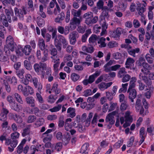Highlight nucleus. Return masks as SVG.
<instances>
[{"instance_id":"37998d69","label":"nucleus","mask_w":154,"mask_h":154,"mask_svg":"<svg viewBox=\"0 0 154 154\" xmlns=\"http://www.w3.org/2000/svg\"><path fill=\"white\" fill-rule=\"evenodd\" d=\"M14 120L18 123H20L22 122V118L19 115L15 114L13 117Z\"/></svg>"},{"instance_id":"6e6552de","label":"nucleus","mask_w":154,"mask_h":154,"mask_svg":"<svg viewBox=\"0 0 154 154\" xmlns=\"http://www.w3.org/2000/svg\"><path fill=\"white\" fill-rule=\"evenodd\" d=\"M128 93V98L132 102H134V99L135 98L137 95L136 90L133 88H128L127 91Z\"/></svg>"},{"instance_id":"c85d7f7f","label":"nucleus","mask_w":154,"mask_h":154,"mask_svg":"<svg viewBox=\"0 0 154 154\" xmlns=\"http://www.w3.org/2000/svg\"><path fill=\"white\" fill-rule=\"evenodd\" d=\"M99 116L97 114L95 113L93 119L91 121V124L93 127L96 126L98 119H99Z\"/></svg>"},{"instance_id":"c03bdc74","label":"nucleus","mask_w":154,"mask_h":154,"mask_svg":"<svg viewBox=\"0 0 154 154\" xmlns=\"http://www.w3.org/2000/svg\"><path fill=\"white\" fill-rule=\"evenodd\" d=\"M61 105L58 104L57 106L50 109L49 110L51 112H56L59 111L61 109Z\"/></svg>"},{"instance_id":"de8ad7c7","label":"nucleus","mask_w":154,"mask_h":154,"mask_svg":"<svg viewBox=\"0 0 154 154\" xmlns=\"http://www.w3.org/2000/svg\"><path fill=\"white\" fill-rule=\"evenodd\" d=\"M128 84L126 83L125 84H122V87L119 90V93L121 92H125L127 90V87L128 86Z\"/></svg>"},{"instance_id":"473e14b6","label":"nucleus","mask_w":154,"mask_h":154,"mask_svg":"<svg viewBox=\"0 0 154 154\" xmlns=\"http://www.w3.org/2000/svg\"><path fill=\"white\" fill-rule=\"evenodd\" d=\"M26 103L31 105V106L34 107L35 106V100L32 97H27L26 99Z\"/></svg>"},{"instance_id":"6e6d98bb","label":"nucleus","mask_w":154,"mask_h":154,"mask_svg":"<svg viewBox=\"0 0 154 154\" xmlns=\"http://www.w3.org/2000/svg\"><path fill=\"white\" fill-rule=\"evenodd\" d=\"M56 99L57 98L55 97L54 96L51 94L49 96L48 101V102L52 103L55 101Z\"/></svg>"},{"instance_id":"49530a36","label":"nucleus","mask_w":154,"mask_h":154,"mask_svg":"<svg viewBox=\"0 0 154 154\" xmlns=\"http://www.w3.org/2000/svg\"><path fill=\"white\" fill-rule=\"evenodd\" d=\"M82 96L87 97L92 94V91L91 89H88L84 91L82 93Z\"/></svg>"},{"instance_id":"20e7f679","label":"nucleus","mask_w":154,"mask_h":154,"mask_svg":"<svg viewBox=\"0 0 154 154\" xmlns=\"http://www.w3.org/2000/svg\"><path fill=\"white\" fill-rule=\"evenodd\" d=\"M33 67L35 72L38 74L39 75L41 73L42 77L43 78L45 72L43 71L46 69L47 64L45 63L40 62L39 64H35Z\"/></svg>"},{"instance_id":"f704fd0d","label":"nucleus","mask_w":154,"mask_h":154,"mask_svg":"<svg viewBox=\"0 0 154 154\" xmlns=\"http://www.w3.org/2000/svg\"><path fill=\"white\" fill-rule=\"evenodd\" d=\"M127 72L125 71V68L124 67L122 68L119 70L118 74V76L119 78H121L124 76Z\"/></svg>"},{"instance_id":"4d7b16f0","label":"nucleus","mask_w":154,"mask_h":154,"mask_svg":"<svg viewBox=\"0 0 154 154\" xmlns=\"http://www.w3.org/2000/svg\"><path fill=\"white\" fill-rule=\"evenodd\" d=\"M20 135L19 133L17 132H14L12 133L11 134V137L12 139H16L19 138Z\"/></svg>"},{"instance_id":"1a4fd4ad","label":"nucleus","mask_w":154,"mask_h":154,"mask_svg":"<svg viewBox=\"0 0 154 154\" xmlns=\"http://www.w3.org/2000/svg\"><path fill=\"white\" fill-rule=\"evenodd\" d=\"M116 114V112H113L109 113L106 116V121L111 125L113 124L115 121L114 119V116Z\"/></svg>"},{"instance_id":"f8f14e48","label":"nucleus","mask_w":154,"mask_h":154,"mask_svg":"<svg viewBox=\"0 0 154 154\" xmlns=\"http://www.w3.org/2000/svg\"><path fill=\"white\" fill-rule=\"evenodd\" d=\"M32 78L31 74L26 73L24 77L21 80V82L22 83L26 85L29 84V82L31 81Z\"/></svg>"},{"instance_id":"a19ab883","label":"nucleus","mask_w":154,"mask_h":154,"mask_svg":"<svg viewBox=\"0 0 154 154\" xmlns=\"http://www.w3.org/2000/svg\"><path fill=\"white\" fill-rule=\"evenodd\" d=\"M25 73L24 70L23 69H21L19 71H17L16 72V74L17 75L19 78L22 79L24 78L23 74Z\"/></svg>"},{"instance_id":"a211bd4d","label":"nucleus","mask_w":154,"mask_h":154,"mask_svg":"<svg viewBox=\"0 0 154 154\" xmlns=\"http://www.w3.org/2000/svg\"><path fill=\"white\" fill-rule=\"evenodd\" d=\"M116 63V61L114 60H109L103 66L104 71L106 72H109V68L110 67V66H111L113 64H115Z\"/></svg>"},{"instance_id":"ea45409f","label":"nucleus","mask_w":154,"mask_h":154,"mask_svg":"<svg viewBox=\"0 0 154 154\" xmlns=\"http://www.w3.org/2000/svg\"><path fill=\"white\" fill-rule=\"evenodd\" d=\"M39 45L40 49L44 50V51H48L45 48L44 41L43 39H40L39 41Z\"/></svg>"},{"instance_id":"2eb2a0df","label":"nucleus","mask_w":154,"mask_h":154,"mask_svg":"<svg viewBox=\"0 0 154 154\" xmlns=\"http://www.w3.org/2000/svg\"><path fill=\"white\" fill-rule=\"evenodd\" d=\"M32 80L35 87L37 88L39 91L41 90L42 88V85L40 83L38 82V79L34 77Z\"/></svg>"},{"instance_id":"2f4dec72","label":"nucleus","mask_w":154,"mask_h":154,"mask_svg":"<svg viewBox=\"0 0 154 154\" xmlns=\"http://www.w3.org/2000/svg\"><path fill=\"white\" fill-rule=\"evenodd\" d=\"M137 80V78L135 77H132L131 78L129 83V86L128 88H133L136 86L135 83Z\"/></svg>"},{"instance_id":"6ab92c4d","label":"nucleus","mask_w":154,"mask_h":154,"mask_svg":"<svg viewBox=\"0 0 154 154\" xmlns=\"http://www.w3.org/2000/svg\"><path fill=\"white\" fill-rule=\"evenodd\" d=\"M75 109L72 107H69L67 109V116L71 118H73L76 115Z\"/></svg>"},{"instance_id":"f3484780","label":"nucleus","mask_w":154,"mask_h":154,"mask_svg":"<svg viewBox=\"0 0 154 154\" xmlns=\"http://www.w3.org/2000/svg\"><path fill=\"white\" fill-rule=\"evenodd\" d=\"M137 5L136 9L139 14L140 15H144L143 14L146 11V8L143 7H141V4L139 2L137 3Z\"/></svg>"},{"instance_id":"e433bc0d","label":"nucleus","mask_w":154,"mask_h":154,"mask_svg":"<svg viewBox=\"0 0 154 154\" xmlns=\"http://www.w3.org/2000/svg\"><path fill=\"white\" fill-rule=\"evenodd\" d=\"M44 122V120L42 118H39L34 124L35 127H38L43 125Z\"/></svg>"},{"instance_id":"9d476101","label":"nucleus","mask_w":154,"mask_h":154,"mask_svg":"<svg viewBox=\"0 0 154 154\" xmlns=\"http://www.w3.org/2000/svg\"><path fill=\"white\" fill-rule=\"evenodd\" d=\"M112 84V82L107 83L102 82L98 85V87L101 91H103L109 87Z\"/></svg>"},{"instance_id":"79ce46f5","label":"nucleus","mask_w":154,"mask_h":154,"mask_svg":"<svg viewBox=\"0 0 154 154\" xmlns=\"http://www.w3.org/2000/svg\"><path fill=\"white\" fill-rule=\"evenodd\" d=\"M7 81L9 83H11L13 85H15L17 84V79L15 77H13L11 79L9 77H7L6 78Z\"/></svg>"},{"instance_id":"dca6fc26","label":"nucleus","mask_w":154,"mask_h":154,"mask_svg":"<svg viewBox=\"0 0 154 154\" xmlns=\"http://www.w3.org/2000/svg\"><path fill=\"white\" fill-rule=\"evenodd\" d=\"M5 53L6 55H5L3 54L0 55V64L2 65L8 62V56L10 54V52L9 54H8L6 53Z\"/></svg>"},{"instance_id":"052dcab7","label":"nucleus","mask_w":154,"mask_h":154,"mask_svg":"<svg viewBox=\"0 0 154 154\" xmlns=\"http://www.w3.org/2000/svg\"><path fill=\"white\" fill-rule=\"evenodd\" d=\"M128 106V105L126 102L122 103L120 106V109L122 111L126 110Z\"/></svg>"},{"instance_id":"393cba45","label":"nucleus","mask_w":154,"mask_h":154,"mask_svg":"<svg viewBox=\"0 0 154 154\" xmlns=\"http://www.w3.org/2000/svg\"><path fill=\"white\" fill-rule=\"evenodd\" d=\"M78 18L76 17H73L71 20L72 21V23L75 24L76 26H79L80 25L81 21H82V18L81 17H79Z\"/></svg>"},{"instance_id":"8fccbe9b","label":"nucleus","mask_w":154,"mask_h":154,"mask_svg":"<svg viewBox=\"0 0 154 154\" xmlns=\"http://www.w3.org/2000/svg\"><path fill=\"white\" fill-rule=\"evenodd\" d=\"M2 2L4 5L10 4L13 6L15 5V0H2Z\"/></svg>"},{"instance_id":"bb28decb","label":"nucleus","mask_w":154,"mask_h":154,"mask_svg":"<svg viewBox=\"0 0 154 154\" xmlns=\"http://www.w3.org/2000/svg\"><path fill=\"white\" fill-rule=\"evenodd\" d=\"M98 38L95 35H92L89 39V43L94 45L96 44V41Z\"/></svg>"},{"instance_id":"58836bf2","label":"nucleus","mask_w":154,"mask_h":154,"mask_svg":"<svg viewBox=\"0 0 154 154\" xmlns=\"http://www.w3.org/2000/svg\"><path fill=\"white\" fill-rule=\"evenodd\" d=\"M62 147V144L61 142H58L56 145L52 147L53 149H55L57 151H60Z\"/></svg>"},{"instance_id":"5701e85b","label":"nucleus","mask_w":154,"mask_h":154,"mask_svg":"<svg viewBox=\"0 0 154 154\" xmlns=\"http://www.w3.org/2000/svg\"><path fill=\"white\" fill-rule=\"evenodd\" d=\"M51 91L52 92H54L55 94H58L60 93V90L58 88V85L57 83L54 84L51 88Z\"/></svg>"},{"instance_id":"b1692460","label":"nucleus","mask_w":154,"mask_h":154,"mask_svg":"<svg viewBox=\"0 0 154 154\" xmlns=\"http://www.w3.org/2000/svg\"><path fill=\"white\" fill-rule=\"evenodd\" d=\"M142 66L143 67V69H141V72L144 74L148 73L149 70V65L146 62L142 65Z\"/></svg>"},{"instance_id":"f257e3e1","label":"nucleus","mask_w":154,"mask_h":154,"mask_svg":"<svg viewBox=\"0 0 154 154\" xmlns=\"http://www.w3.org/2000/svg\"><path fill=\"white\" fill-rule=\"evenodd\" d=\"M131 111L130 110L126 111L125 113L124 117L120 118V121L122 124H124L123 126L126 128L129 126L133 121V116L131 115Z\"/></svg>"},{"instance_id":"423d86ee","label":"nucleus","mask_w":154,"mask_h":154,"mask_svg":"<svg viewBox=\"0 0 154 154\" xmlns=\"http://www.w3.org/2000/svg\"><path fill=\"white\" fill-rule=\"evenodd\" d=\"M14 11L15 15L19 17L20 20L23 19V15L26 14V9L23 8L22 9H18L17 8H15Z\"/></svg>"},{"instance_id":"72a5a7b5","label":"nucleus","mask_w":154,"mask_h":154,"mask_svg":"<svg viewBox=\"0 0 154 154\" xmlns=\"http://www.w3.org/2000/svg\"><path fill=\"white\" fill-rule=\"evenodd\" d=\"M25 91H26L27 94L26 95H24L25 96H28L29 94H32L34 93V91L32 88L31 86L27 85L25 87Z\"/></svg>"},{"instance_id":"603ef678","label":"nucleus","mask_w":154,"mask_h":154,"mask_svg":"<svg viewBox=\"0 0 154 154\" xmlns=\"http://www.w3.org/2000/svg\"><path fill=\"white\" fill-rule=\"evenodd\" d=\"M135 106L136 110L137 112H139L140 113L141 115L143 114L144 112V109L142 105H140V106Z\"/></svg>"},{"instance_id":"aec40b11","label":"nucleus","mask_w":154,"mask_h":154,"mask_svg":"<svg viewBox=\"0 0 154 154\" xmlns=\"http://www.w3.org/2000/svg\"><path fill=\"white\" fill-rule=\"evenodd\" d=\"M135 60L133 58L131 57H128L126 60L125 65L126 67L127 68H130L131 66L134 65Z\"/></svg>"},{"instance_id":"09e8293b","label":"nucleus","mask_w":154,"mask_h":154,"mask_svg":"<svg viewBox=\"0 0 154 154\" xmlns=\"http://www.w3.org/2000/svg\"><path fill=\"white\" fill-rule=\"evenodd\" d=\"M14 97L17 102L21 104L23 103V101L21 96L18 93H15L14 94Z\"/></svg>"},{"instance_id":"0e129e2a","label":"nucleus","mask_w":154,"mask_h":154,"mask_svg":"<svg viewBox=\"0 0 154 154\" xmlns=\"http://www.w3.org/2000/svg\"><path fill=\"white\" fill-rule=\"evenodd\" d=\"M121 66L120 65L117 64L112 66H110L109 68V72L111 71H116L118 69L120 68Z\"/></svg>"},{"instance_id":"338daca9","label":"nucleus","mask_w":154,"mask_h":154,"mask_svg":"<svg viewBox=\"0 0 154 154\" xmlns=\"http://www.w3.org/2000/svg\"><path fill=\"white\" fill-rule=\"evenodd\" d=\"M60 9L58 4L56 5V8L54 9L53 13L55 15H57L60 12Z\"/></svg>"},{"instance_id":"cd10ccee","label":"nucleus","mask_w":154,"mask_h":154,"mask_svg":"<svg viewBox=\"0 0 154 154\" xmlns=\"http://www.w3.org/2000/svg\"><path fill=\"white\" fill-rule=\"evenodd\" d=\"M71 14L74 17H81L80 16L81 14V11L80 9L78 10L73 9L71 11Z\"/></svg>"},{"instance_id":"7c9ffc66","label":"nucleus","mask_w":154,"mask_h":154,"mask_svg":"<svg viewBox=\"0 0 154 154\" xmlns=\"http://www.w3.org/2000/svg\"><path fill=\"white\" fill-rule=\"evenodd\" d=\"M89 144L87 143H85L82 147L80 151V152L81 153H88V148Z\"/></svg>"},{"instance_id":"f03ea898","label":"nucleus","mask_w":154,"mask_h":154,"mask_svg":"<svg viewBox=\"0 0 154 154\" xmlns=\"http://www.w3.org/2000/svg\"><path fill=\"white\" fill-rule=\"evenodd\" d=\"M7 44L5 46V52L8 54H9L10 50L14 51L15 48V44L14 42L13 37L10 35L8 36L6 38Z\"/></svg>"},{"instance_id":"a18cd8bd","label":"nucleus","mask_w":154,"mask_h":154,"mask_svg":"<svg viewBox=\"0 0 154 154\" xmlns=\"http://www.w3.org/2000/svg\"><path fill=\"white\" fill-rule=\"evenodd\" d=\"M71 78L73 81L75 82L79 79L80 76L77 74L73 73L71 74Z\"/></svg>"},{"instance_id":"a878e982","label":"nucleus","mask_w":154,"mask_h":154,"mask_svg":"<svg viewBox=\"0 0 154 154\" xmlns=\"http://www.w3.org/2000/svg\"><path fill=\"white\" fill-rule=\"evenodd\" d=\"M127 7V4L125 3H124L123 0L119 2L118 4V8L119 10L122 11H125Z\"/></svg>"},{"instance_id":"13d9d810","label":"nucleus","mask_w":154,"mask_h":154,"mask_svg":"<svg viewBox=\"0 0 154 154\" xmlns=\"http://www.w3.org/2000/svg\"><path fill=\"white\" fill-rule=\"evenodd\" d=\"M146 62L144 59L142 57H141L139 58V60L137 61V65L142 66V65Z\"/></svg>"},{"instance_id":"ddd939ff","label":"nucleus","mask_w":154,"mask_h":154,"mask_svg":"<svg viewBox=\"0 0 154 154\" xmlns=\"http://www.w3.org/2000/svg\"><path fill=\"white\" fill-rule=\"evenodd\" d=\"M5 12L7 17L8 21L11 23V17H12L14 15V12L12 9H5Z\"/></svg>"},{"instance_id":"c9c22d12","label":"nucleus","mask_w":154,"mask_h":154,"mask_svg":"<svg viewBox=\"0 0 154 154\" xmlns=\"http://www.w3.org/2000/svg\"><path fill=\"white\" fill-rule=\"evenodd\" d=\"M31 51L30 46L29 45H26L23 49V53L26 55H29Z\"/></svg>"},{"instance_id":"5fc2aeb1","label":"nucleus","mask_w":154,"mask_h":154,"mask_svg":"<svg viewBox=\"0 0 154 154\" xmlns=\"http://www.w3.org/2000/svg\"><path fill=\"white\" fill-rule=\"evenodd\" d=\"M36 119L35 116L33 115L29 116L27 119V122L28 123H32L34 122Z\"/></svg>"},{"instance_id":"7ed1b4c3","label":"nucleus","mask_w":154,"mask_h":154,"mask_svg":"<svg viewBox=\"0 0 154 154\" xmlns=\"http://www.w3.org/2000/svg\"><path fill=\"white\" fill-rule=\"evenodd\" d=\"M60 42L63 44V47L64 48H66V45L68 44V41L63 36L61 35H58V37L55 39V45L58 50L61 49Z\"/></svg>"},{"instance_id":"774afa93","label":"nucleus","mask_w":154,"mask_h":154,"mask_svg":"<svg viewBox=\"0 0 154 154\" xmlns=\"http://www.w3.org/2000/svg\"><path fill=\"white\" fill-rule=\"evenodd\" d=\"M61 8L62 9L66 8V6L64 0H57Z\"/></svg>"},{"instance_id":"69168bd1","label":"nucleus","mask_w":154,"mask_h":154,"mask_svg":"<svg viewBox=\"0 0 154 154\" xmlns=\"http://www.w3.org/2000/svg\"><path fill=\"white\" fill-rule=\"evenodd\" d=\"M72 59V56L69 54L65 55L63 57V61L64 62H66L68 61L71 60Z\"/></svg>"},{"instance_id":"e2e57ef3","label":"nucleus","mask_w":154,"mask_h":154,"mask_svg":"<svg viewBox=\"0 0 154 154\" xmlns=\"http://www.w3.org/2000/svg\"><path fill=\"white\" fill-rule=\"evenodd\" d=\"M6 100L9 103V105L15 102L13 98L11 95H8L7 97Z\"/></svg>"},{"instance_id":"4468645a","label":"nucleus","mask_w":154,"mask_h":154,"mask_svg":"<svg viewBox=\"0 0 154 154\" xmlns=\"http://www.w3.org/2000/svg\"><path fill=\"white\" fill-rule=\"evenodd\" d=\"M9 106L12 109L17 112L21 110L22 109V106L20 105H18L17 103L15 102V101Z\"/></svg>"},{"instance_id":"864d4df0","label":"nucleus","mask_w":154,"mask_h":154,"mask_svg":"<svg viewBox=\"0 0 154 154\" xmlns=\"http://www.w3.org/2000/svg\"><path fill=\"white\" fill-rule=\"evenodd\" d=\"M77 121L75 122L74 123L73 126L75 128L78 127V130L79 132H81L83 131V128L82 125H79L78 124Z\"/></svg>"},{"instance_id":"412c9836","label":"nucleus","mask_w":154,"mask_h":154,"mask_svg":"<svg viewBox=\"0 0 154 154\" xmlns=\"http://www.w3.org/2000/svg\"><path fill=\"white\" fill-rule=\"evenodd\" d=\"M82 49L83 51L90 53H93L94 51V48L93 46L91 45H88V47L86 46H83L82 47Z\"/></svg>"},{"instance_id":"4be33fe9","label":"nucleus","mask_w":154,"mask_h":154,"mask_svg":"<svg viewBox=\"0 0 154 154\" xmlns=\"http://www.w3.org/2000/svg\"><path fill=\"white\" fill-rule=\"evenodd\" d=\"M65 18V14L64 12H61L54 19L55 22L60 23Z\"/></svg>"},{"instance_id":"680f3d73","label":"nucleus","mask_w":154,"mask_h":154,"mask_svg":"<svg viewBox=\"0 0 154 154\" xmlns=\"http://www.w3.org/2000/svg\"><path fill=\"white\" fill-rule=\"evenodd\" d=\"M24 64L25 67L26 69L29 70L31 69L32 68V66L27 60H25L24 62Z\"/></svg>"},{"instance_id":"bf43d9fd","label":"nucleus","mask_w":154,"mask_h":154,"mask_svg":"<svg viewBox=\"0 0 154 154\" xmlns=\"http://www.w3.org/2000/svg\"><path fill=\"white\" fill-rule=\"evenodd\" d=\"M112 57L114 59L118 60L121 59L122 58V56L121 53L117 52L113 54Z\"/></svg>"},{"instance_id":"0eeeda50","label":"nucleus","mask_w":154,"mask_h":154,"mask_svg":"<svg viewBox=\"0 0 154 154\" xmlns=\"http://www.w3.org/2000/svg\"><path fill=\"white\" fill-rule=\"evenodd\" d=\"M78 33L75 31L71 32L69 35L70 42L72 45H74L76 42V38L79 37Z\"/></svg>"},{"instance_id":"9b49d317","label":"nucleus","mask_w":154,"mask_h":154,"mask_svg":"<svg viewBox=\"0 0 154 154\" xmlns=\"http://www.w3.org/2000/svg\"><path fill=\"white\" fill-rule=\"evenodd\" d=\"M83 17L86 19L85 23L89 25L91 24V20L93 18V14L91 12H88L84 14Z\"/></svg>"},{"instance_id":"4c0bfd02","label":"nucleus","mask_w":154,"mask_h":154,"mask_svg":"<svg viewBox=\"0 0 154 154\" xmlns=\"http://www.w3.org/2000/svg\"><path fill=\"white\" fill-rule=\"evenodd\" d=\"M102 16L104 17L105 18H108L109 16L108 14V9L107 7H105L102 9Z\"/></svg>"},{"instance_id":"39448f33","label":"nucleus","mask_w":154,"mask_h":154,"mask_svg":"<svg viewBox=\"0 0 154 154\" xmlns=\"http://www.w3.org/2000/svg\"><path fill=\"white\" fill-rule=\"evenodd\" d=\"M45 149L43 145L38 144L36 147L35 145H32L29 149V152L30 154H35V152L38 151H43Z\"/></svg>"},{"instance_id":"c756f323","label":"nucleus","mask_w":154,"mask_h":154,"mask_svg":"<svg viewBox=\"0 0 154 154\" xmlns=\"http://www.w3.org/2000/svg\"><path fill=\"white\" fill-rule=\"evenodd\" d=\"M105 40V38L103 37H101L100 38L97 42L100 47L103 48L106 46Z\"/></svg>"},{"instance_id":"3c124183","label":"nucleus","mask_w":154,"mask_h":154,"mask_svg":"<svg viewBox=\"0 0 154 154\" xmlns=\"http://www.w3.org/2000/svg\"><path fill=\"white\" fill-rule=\"evenodd\" d=\"M18 90L20 92H22L23 95H26L27 93L26 91H25V87L23 88L21 85H18L17 87Z\"/></svg>"}]
</instances>
